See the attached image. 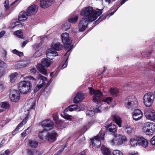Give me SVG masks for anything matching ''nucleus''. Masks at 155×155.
I'll use <instances>...</instances> for the list:
<instances>
[{
  "instance_id": "obj_1",
  "label": "nucleus",
  "mask_w": 155,
  "mask_h": 155,
  "mask_svg": "<svg viewBox=\"0 0 155 155\" xmlns=\"http://www.w3.org/2000/svg\"><path fill=\"white\" fill-rule=\"evenodd\" d=\"M25 81H22L18 84V89L21 93L26 94L31 91L32 85H35L37 83V80H40L38 84L34 89L35 92H37L45 84L47 81L46 77L39 74L35 78L33 76L29 75L25 78Z\"/></svg>"
},
{
  "instance_id": "obj_2",
  "label": "nucleus",
  "mask_w": 155,
  "mask_h": 155,
  "mask_svg": "<svg viewBox=\"0 0 155 155\" xmlns=\"http://www.w3.org/2000/svg\"><path fill=\"white\" fill-rule=\"evenodd\" d=\"M98 11L93 9L92 7H88L85 9L82 10L81 12L80 15L84 16V17L79 22L78 24L79 31H84L87 27L88 22L94 21L97 17L101 15L102 12L101 10L97 9Z\"/></svg>"
},
{
  "instance_id": "obj_3",
  "label": "nucleus",
  "mask_w": 155,
  "mask_h": 155,
  "mask_svg": "<svg viewBox=\"0 0 155 155\" xmlns=\"http://www.w3.org/2000/svg\"><path fill=\"white\" fill-rule=\"evenodd\" d=\"M41 124L43 129L39 131L38 136L40 139L46 140L47 133H48V130H51L53 128L54 124L50 120L47 119L43 121Z\"/></svg>"
},
{
  "instance_id": "obj_4",
  "label": "nucleus",
  "mask_w": 155,
  "mask_h": 155,
  "mask_svg": "<svg viewBox=\"0 0 155 155\" xmlns=\"http://www.w3.org/2000/svg\"><path fill=\"white\" fill-rule=\"evenodd\" d=\"M41 65L38 64L37 65V68L38 70L41 73L45 75L47 74V70L44 67H48L51 64V61L48 60L46 58H44L41 60Z\"/></svg>"
},
{
  "instance_id": "obj_5",
  "label": "nucleus",
  "mask_w": 155,
  "mask_h": 155,
  "mask_svg": "<svg viewBox=\"0 0 155 155\" xmlns=\"http://www.w3.org/2000/svg\"><path fill=\"white\" fill-rule=\"evenodd\" d=\"M90 93L92 96L94 102L98 103L101 102L100 97L102 95V92L99 90H95L91 87H89Z\"/></svg>"
},
{
  "instance_id": "obj_6",
  "label": "nucleus",
  "mask_w": 155,
  "mask_h": 155,
  "mask_svg": "<svg viewBox=\"0 0 155 155\" xmlns=\"http://www.w3.org/2000/svg\"><path fill=\"white\" fill-rule=\"evenodd\" d=\"M143 130L146 134L152 135L155 130V124L153 123L150 122L145 123L144 124Z\"/></svg>"
},
{
  "instance_id": "obj_7",
  "label": "nucleus",
  "mask_w": 155,
  "mask_h": 155,
  "mask_svg": "<svg viewBox=\"0 0 155 155\" xmlns=\"http://www.w3.org/2000/svg\"><path fill=\"white\" fill-rule=\"evenodd\" d=\"M155 98L154 94L149 92L145 94L143 97V102L144 105L147 107H150Z\"/></svg>"
},
{
  "instance_id": "obj_8",
  "label": "nucleus",
  "mask_w": 155,
  "mask_h": 155,
  "mask_svg": "<svg viewBox=\"0 0 155 155\" xmlns=\"http://www.w3.org/2000/svg\"><path fill=\"white\" fill-rule=\"evenodd\" d=\"M68 110L70 111H79L81 110V109H80V107H78L77 105H74L69 106L67 108L64 110L63 115L62 114V116L65 119L69 120L71 119V116L68 115L67 113Z\"/></svg>"
},
{
  "instance_id": "obj_9",
  "label": "nucleus",
  "mask_w": 155,
  "mask_h": 155,
  "mask_svg": "<svg viewBox=\"0 0 155 155\" xmlns=\"http://www.w3.org/2000/svg\"><path fill=\"white\" fill-rule=\"evenodd\" d=\"M61 39L64 44V48L67 49L71 45L70 38L68 33L65 32L61 35Z\"/></svg>"
},
{
  "instance_id": "obj_10",
  "label": "nucleus",
  "mask_w": 155,
  "mask_h": 155,
  "mask_svg": "<svg viewBox=\"0 0 155 155\" xmlns=\"http://www.w3.org/2000/svg\"><path fill=\"white\" fill-rule=\"evenodd\" d=\"M114 139L115 140V146L121 145L122 144L123 141L126 142L127 141V139L125 136L119 134L115 136Z\"/></svg>"
},
{
  "instance_id": "obj_11",
  "label": "nucleus",
  "mask_w": 155,
  "mask_h": 155,
  "mask_svg": "<svg viewBox=\"0 0 155 155\" xmlns=\"http://www.w3.org/2000/svg\"><path fill=\"white\" fill-rule=\"evenodd\" d=\"M20 97V94L19 92L17 90H12L10 95V98L11 100L13 102L18 101Z\"/></svg>"
},
{
  "instance_id": "obj_12",
  "label": "nucleus",
  "mask_w": 155,
  "mask_h": 155,
  "mask_svg": "<svg viewBox=\"0 0 155 155\" xmlns=\"http://www.w3.org/2000/svg\"><path fill=\"white\" fill-rule=\"evenodd\" d=\"M144 114L146 118L148 119L153 121L155 119V112L153 110L149 109H146Z\"/></svg>"
},
{
  "instance_id": "obj_13",
  "label": "nucleus",
  "mask_w": 155,
  "mask_h": 155,
  "mask_svg": "<svg viewBox=\"0 0 155 155\" xmlns=\"http://www.w3.org/2000/svg\"><path fill=\"white\" fill-rule=\"evenodd\" d=\"M143 116L142 112L139 109L134 110L132 112V118L135 121H137L140 120Z\"/></svg>"
},
{
  "instance_id": "obj_14",
  "label": "nucleus",
  "mask_w": 155,
  "mask_h": 155,
  "mask_svg": "<svg viewBox=\"0 0 155 155\" xmlns=\"http://www.w3.org/2000/svg\"><path fill=\"white\" fill-rule=\"evenodd\" d=\"M38 6L35 5H31L27 8V13L29 16L35 15L38 10Z\"/></svg>"
},
{
  "instance_id": "obj_15",
  "label": "nucleus",
  "mask_w": 155,
  "mask_h": 155,
  "mask_svg": "<svg viewBox=\"0 0 155 155\" xmlns=\"http://www.w3.org/2000/svg\"><path fill=\"white\" fill-rule=\"evenodd\" d=\"M99 135L98 134L97 136L91 139V143L92 146L94 147H100L101 144V142L100 141Z\"/></svg>"
},
{
  "instance_id": "obj_16",
  "label": "nucleus",
  "mask_w": 155,
  "mask_h": 155,
  "mask_svg": "<svg viewBox=\"0 0 155 155\" xmlns=\"http://www.w3.org/2000/svg\"><path fill=\"white\" fill-rule=\"evenodd\" d=\"M137 105V100L136 98L134 97L130 100H129L127 103V107L128 109L132 110L133 108L135 107Z\"/></svg>"
},
{
  "instance_id": "obj_17",
  "label": "nucleus",
  "mask_w": 155,
  "mask_h": 155,
  "mask_svg": "<svg viewBox=\"0 0 155 155\" xmlns=\"http://www.w3.org/2000/svg\"><path fill=\"white\" fill-rule=\"evenodd\" d=\"M86 94L82 93H78L77 94L74 98V102L75 103H78L86 97Z\"/></svg>"
},
{
  "instance_id": "obj_18",
  "label": "nucleus",
  "mask_w": 155,
  "mask_h": 155,
  "mask_svg": "<svg viewBox=\"0 0 155 155\" xmlns=\"http://www.w3.org/2000/svg\"><path fill=\"white\" fill-rule=\"evenodd\" d=\"M46 55L48 58L52 60L54 58V57L58 55V53L53 49L49 48L47 51Z\"/></svg>"
},
{
  "instance_id": "obj_19",
  "label": "nucleus",
  "mask_w": 155,
  "mask_h": 155,
  "mask_svg": "<svg viewBox=\"0 0 155 155\" xmlns=\"http://www.w3.org/2000/svg\"><path fill=\"white\" fill-rule=\"evenodd\" d=\"M46 140L52 142L56 140V134L54 131L47 133Z\"/></svg>"
},
{
  "instance_id": "obj_20",
  "label": "nucleus",
  "mask_w": 155,
  "mask_h": 155,
  "mask_svg": "<svg viewBox=\"0 0 155 155\" xmlns=\"http://www.w3.org/2000/svg\"><path fill=\"white\" fill-rule=\"evenodd\" d=\"M138 142V146H141L144 148H146L148 146V142L147 140L142 136H139Z\"/></svg>"
},
{
  "instance_id": "obj_21",
  "label": "nucleus",
  "mask_w": 155,
  "mask_h": 155,
  "mask_svg": "<svg viewBox=\"0 0 155 155\" xmlns=\"http://www.w3.org/2000/svg\"><path fill=\"white\" fill-rule=\"evenodd\" d=\"M54 0H41L40 6L43 8H47L50 6Z\"/></svg>"
},
{
  "instance_id": "obj_22",
  "label": "nucleus",
  "mask_w": 155,
  "mask_h": 155,
  "mask_svg": "<svg viewBox=\"0 0 155 155\" xmlns=\"http://www.w3.org/2000/svg\"><path fill=\"white\" fill-rule=\"evenodd\" d=\"M139 136H136L131 138L130 140V145L132 147L138 146Z\"/></svg>"
},
{
  "instance_id": "obj_23",
  "label": "nucleus",
  "mask_w": 155,
  "mask_h": 155,
  "mask_svg": "<svg viewBox=\"0 0 155 155\" xmlns=\"http://www.w3.org/2000/svg\"><path fill=\"white\" fill-rule=\"evenodd\" d=\"M28 14L24 11H21L18 16V19L20 21H24L28 18Z\"/></svg>"
},
{
  "instance_id": "obj_24",
  "label": "nucleus",
  "mask_w": 155,
  "mask_h": 155,
  "mask_svg": "<svg viewBox=\"0 0 155 155\" xmlns=\"http://www.w3.org/2000/svg\"><path fill=\"white\" fill-rule=\"evenodd\" d=\"M52 49L56 50H60L62 48V45L59 42H54L51 45Z\"/></svg>"
},
{
  "instance_id": "obj_25",
  "label": "nucleus",
  "mask_w": 155,
  "mask_h": 155,
  "mask_svg": "<svg viewBox=\"0 0 155 155\" xmlns=\"http://www.w3.org/2000/svg\"><path fill=\"white\" fill-rule=\"evenodd\" d=\"M38 144V141L34 140H29L28 141V145L32 148H35L37 147Z\"/></svg>"
},
{
  "instance_id": "obj_26",
  "label": "nucleus",
  "mask_w": 155,
  "mask_h": 155,
  "mask_svg": "<svg viewBox=\"0 0 155 155\" xmlns=\"http://www.w3.org/2000/svg\"><path fill=\"white\" fill-rule=\"evenodd\" d=\"M28 114L27 116L25 117L23 121H22L17 126L13 133H14L15 131L16 132L18 131L19 129V128L22 127L24 124H25L27 122V120L28 119Z\"/></svg>"
},
{
  "instance_id": "obj_27",
  "label": "nucleus",
  "mask_w": 155,
  "mask_h": 155,
  "mask_svg": "<svg viewBox=\"0 0 155 155\" xmlns=\"http://www.w3.org/2000/svg\"><path fill=\"white\" fill-rule=\"evenodd\" d=\"M106 105V104L105 103H104L103 104H98L96 106V107L95 109V112H100L101 110L102 109L103 107V108L104 109H106L107 108V107H105Z\"/></svg>"
},
{
  "instance_id": "obj_28",
  "label": "nucleus",
  "mask_w": 155,
  "mask_h": 155,
  "mask_svg": "<svg viewBox=\"0 0 155 155\" xmlns=\"http://www.w3.org/2000/svg\"><path fill=\"white\" fill-rule=\"evenodd\" d=\"M123 128L126 133L128 134H131L134 130V127H132L128 125L124 126Z\"/></svg>"
},
{
  "instance_id": "obj_29",
  "label": "nucleus",
  "mask_w": 155,
  "mask_h": 155,
  "mask_svg": "<svg viewBox=\"0 0 155 155\" xmlns=\"http://www.w3.org/2000/svg\"><path fill=\"white\" fill-rule=\"evenodd\" d=\"M94 114V110L92 107H88L86 111V115L88 116L92 117Z\"/></svg>"
},
{
  "instance_id": "obj_30",
  "label": "nucleus",
  "mask_w": 155,
  "mask_h": 155,
  "mask_svg": "<svg viewBox=\"0 0 155 155\" xmlns=\"http://www.w3.org/2000/svg\"><path fill=\"white\" fill-rule=\"evenodd\" d=\"M114 119L115 123L118 125L119 127H121V118L117 115L114 116Z\"/></svg>"
},
{
  "instance_id": "obj_31",
  "label": "nucleus",
  "mask_w": 155,
  "mask_h": 155,
  "mask_svg": "<svg viewBox=\"0 0 155 155\" xmlns=\"http://www.w3.org/2000/svg\"><path fill=\"white\" fill-rule=\"evenodd\" d=\"M101 149L104 155H111L110 151L105 146H102Z\"/></svg>"
},
{
  "instance_id": "obj_32",
  "label": "nucleus",
  "mask_w": 155,
  "mask_h": 155,
  "mask_svg": "<svg viewBox=\"0 0 155 155\" xmlns=\"http://www.w3.org/2000/svg\"><path fill=\"white\" fill-rule=\"evenodd\" d=\"M101 149L104 155H111L110 151L105 146H102Z\"/></svg>"
},
{
  "instance_id": "obj_33",
  "label": "nucleus",
  "mask_w": 155,
  "mask_h": 155,
  "mask_svg": "<svg viewBox=\"0 0 155 155\" xmlns=\"http://www.w3.org/2000/svg\"><path fill=\"white\" fill-rule=\"evenodd\" d=\"M107 129L110 132L115 133L116 132V127L114 124L109 125L107 127Z\"/></svg>"
},
{
  "instance_id": "obj_34",
  "label": "nucleus",
  "mask_w": 155,
  "mask_h": 155,
  "mask_svg": "<svg viewBox=\"0 0 155 155\" xmlns=\"http://www.w3.org/2000/svg\"><path fill=\"white\" fill-rule=\"evenodd\" d=\"M110 94L113 96L117 95L119 92V90L117 88H111L109 90Z\"/></svg>"
},
{
  "instance_id": "obj_35",
  "label": "nucleus",
  "mask_w": 155,
  "mask_h": 155,
  "mask_svg": "<svg viewBox=\"0 0 155 155\" xmlns=\"http://www.w3.org/2000/svg\"><path fill=\"white\" fill-rule=\"evenodd\" d=\"M4 63L3 61L0 62V78L4 75V69L2 66H4Z\"/></svg>"
},
{
  "instance_id": "obj_36",
  "label": "nucleus",
  "mask_w": 155,
  "mask_h": 155,
  "mask_svg": "<svg viewBox=\"0 0 155 155\" xmlns=\"http://www.w3.org/2000/svg\"><path fill=\"white\" fill-rule=\"evenodd\" d=\"M18 74L17 73H15L12 74L10 76V81L12 83H14L17 78Z\"/></svg>"
},
{
  "instance_id": "obj_37",
  "label": "nucleus",
  "mask_w": 155,
  "mask_h": 155,
  "mask_svg": "<svg viewBox=\"0 0 155 155\" xmlns=\"http://www.w3.org/2000/svg\"><path fill=\"white\" fill-rule=\"evenodd\" d=\"M29 101H28V102H27L26 103H25V107H28L29 108V109H34L35 107V103L33 102L31 103V104L30 105H28V104H29V105H30L29 104Z\"/></svg>"
},
{
  "instance_id": "obj_38",
  "label": "nucleus",
  "mask_w": 155,
  "mask_h": 155,
  "mask_svg": "<svg viewBox=\"0 0 155 155\" xmlns=\"http://www.w3.org/2000/svg\"><path fill=\"white\" fill-rule=\"evenodd\" d=\"M53 117L54 120L55 121L57 124H58L60 123V121L58 120V117L57 113H54Z\"/></svg>"
},
{
  "instance_id": "obj_39",
  "label": "nucleus",
  "mask_w": 155,
  "mask_h": 155,
  "mask_svg": "<svg viewBox=\"0 0 155 155\" xmlns=\"http://www.w3.org/2000/svg\"><path fill=\"white\" fill-rule=\"evenodd\" d=\"M29 64V62L24 61L20 62L19 64V66L20 68H24L28 66Z\"/></svg>"
},
{
  "instance_id": "obj_40",
  "label": "nucleus",
  "mask_w": 155,
  "mask_h": 155,
  "mask_svg": "<svg viewBox=\"0 0 155 155\" xmlns=\"http://www.w3.org/2000/svg\"><path fill=\"white\" fill-rule=\"evenodd\" d=\"M1 105L2 107L3 108H8L9 107V104L7 102H2L1 103Z\"/></svg>"
},
{
  "instance_id": "obj_41",
  "label": "nucleus",
  "mask_w": 155,
  "mask_h": 155,
  "mask_svg": "<svg viewBox=\"0 0 155 155\" xmlns=\"http://www.w3.org/2000/svg\"><path fill=\"white\" fill-rule=\"evenodd\" d=\"M78 19V17L76 16L74 17L71 18L69 20V21L70 22L72 23H74L76 22Z\"/></svg>"
},
{
  "instance_id": "obj_42",
  "label": "nucleus",
  "mask_w": 155,
  "mask_h": 155,
  "mask_svg": "<svg viewBox=\"0 0 155 155\" xmlns=\"http://www.w3.org/2000/svg\"><path fill=\"white\" fill-rule=\"evenodd\" d=\"M42 54V53L41 52V50L39 49L33 55V56L35 58H38Z\"/></svg>"
},
{
  "instance_id": "obj_43",
  "label": "nucleus",
  "mask_w": 155,
  "mask_h": 155,
  "mask_svg": "<svg viewBox=\"0 0 155 155\" xmlns=\"http://www.w3.org/2000/svg\"><path fill=\"white\" fill-rule=\"evenodd\" d=\"M15 33V35L19 38H22L23 37V33L20 30L16 31Z\"/></svg>"
},
{
  "instance_id": "obj_44",
  "label": "nucleus",
  "mask_w": 155,
  "mask_h": 155,
  "mask_svg": "<svg viewBox=\"0 0 155 155\" xmlns=\"http://www.w3.org/2000/svg\"><path fill=\"white\" fill-rule=\"evenodd\" d=\"M13 53L16 54L19 56H21L23 55V53L21 52H20L16 49H14L12 51Z\"/></svg>"
},
{
  "instance_id": "obj_45",
  "label": "nucleus",
  "mask_w": 155,
  "mask_h": 155,
  "mask_svg": "<svg viewBox=\"0 0 155 155\" xmlns=\"http://www.w3.org/2000/svg\"><path fill=\"white\" fill-rule=\"evenodd\" d=\"M113 155H124L119 150H114L113 151Z\"/></svg>"
},
{
  "instance_id": "obj_46",
  "label": "nucleus",
  "mask_w": 155,
  "mask_h": 155,
  "mask_svg": "<svg viewBox=\"0 0 155 155\" xmlns=\"http://www.w3.org/2000/svg\"><path fill=\"white\" fill-rule=\"evenodd\" d=\"M4 7L5 8V9L6 10L8 9L9 8V2L8 0H6L4 3Z\"/></svg>"
},
{
  "instance_id": "obj_47",
  "label": "nucleus",
  "mask_w": 155,
  "mask_h": 155,
  "mask_svg": "<svg viewBox=\"0 0 155 155\" xmlns=\"http://www.w3.org/2000/svg\"><path fill=\"white\" fill-rule=\"evenodd\" d=\"M28 130V128L26 130H25L21 134V135L23 137H25V136L29 133V131H27V130Z\"/></svg>"
},
{
  "instance_id": "obj_48",
  "label": "nucleus",
  "mask_w": 155,
  "mask_h": 155,
  "mask_svg": "<svg viewBox=\"0 0 155 155\" xmlns=\"http://www.w3.org/2000/svg\"><path fill=\"white\" fill-rule=\"evenodd\" d=\"M112 98L110 97H107L104 101L105 102L107 103L108 104H109L111 102L112 100Z\"/></svg>"
},
{
  "instance_id": "obj_49",
  "label": "nucleus",
  "mask_w": 155,
  "mask_h": 155,
  "mask_svg": "<svg viewBox=\"0 0 155 155\" xmlns=\"http://www.w3.org/2000/svg\"><path fill=\"white\" fill-rule=\"evenodd\" d=\"M115 140L114 138L109 140L108 142L111 145L115 146Z\"/></svg>"
},
{
  "instance_id": "obj_50",
  "label": "nucleus",
  "mask_w": 155,
  "mask_h": 155,
  "mask_svg": "<svg viewBox=\"0 0 155 155\" xmlns=\"http://www.w3.org/2000/svg\"><path fill=\"white\" fill-rule=\"evenodd\" d=\"M150 143L152 145H155V136L151 139Z\"/></svg>"
},
{
  "instance_id": "obj_51",
  "label": "nucleus",
  "mask_w": 155,
  "mask_h": 155,
  "mask_svg": "<svg viewBox=\"0 0 155 155\" xmlns=\"http://www.w3.org/2000/svg\"><path fill=\"white\" fill-rule=\"evenodd\" d=\"M113 0H102V3L103 4H105V3H107L108 4H110Z\"/></svg>"
},
{
  "instance_id": "obj_52",
  "label": "nucleus",
  "mask_w": 155,
  "mask_h": 155,
  "mask_svg": "<svg viewBox=\"0 0 155 155\" xmlns=\"http://www.w3.org/2000/svg\"><path fill=\"white\" fill-rule=\"evenodd\" d=\"M66 147V146H65L64 147L58 151L56 153H55L54 155H59L64 150V149Z\"/></svg>"
},
{
  "instance_id": "obj_53",
  "label": "nucleus",
  "mask_w": 155,
  "mask_h": 155,
  "mask_svg": "<svg viewBox=\"0 0 155 155\" xmlns=\"http://www.w3.org/2000/svg\"><path fill=\"white\" fill-rule=\"evenodd\" d=\"M27 154L28 155H34V152L33 151L29 149L27 150Z\"/></svg>"
},
{
  "instance_id": "obj_54",
  "label": "nucleus",
  "mask_w": 155,
  "mask_h": 155,
  "mask_svg": "<svg viewBox=\"0 0 155 155\" xmlns=\"http://www.w3.org/2000/svg\"><path fill=\"white\" fill-rule=\"evenodd\" d=\"M19 22L18 21H16L15 23H14L13 24H12L11 25V27L12 28H14L15 26H18L19 25Z\"/></svg>"
},
{
  "instance_id": "obj_55",
  "label": "nucleus",
  "mask_w": 155,
  "mask_h": 155,
  "mask_svg": "<svg viewBox=\"0 0 155 155\" xmlns=\"http://www.w3.org/2000/svg\"><path fill=\"white\" fill-rule=\"evenodd\" d=\"M129 155H138V153L137 151H134L130 152Z\"/></svg>"
},
{
  "instance_id": "obj_56",
  "label": "nucleus",
  "mask_w": 155,
  "mask_h": 155,
  "mask_svg": "<svg viewBox=\"0 0 155 155\" xmlns=\"http://www.w3.org/2000/svg\"><path fill=\"white\" fill-rule=\"evenodd\" d=\"M68 58L67 59L66 61L63 64L62 68H65L66 67L68 64Z\"/></svg>"
},
{
  "instance_id": "obj_57",
  "label": "nucleus",
  "mask_w": 155,
  "mask_h": 155,
  "mask_svg": "<svg viewBox=\"0 0 155 155\" xmlns=\"http://www.w3.org/2000/svg\"><path fill=\"white\" fill-rule=\"evenodd\" d=\"M4 88V86L3 84L1 82H0V91L3 90Z\"/></svg>"
},
{
  "instance_id": "obj_58",
  "label": "nucleus",
  "mask_w": 155,
  "mask_h": 155,
  "mask_svg": "<svg viewBox=\"0 0 155 155\" xmlns=\"http://www.w3.org/2000/svg\"><path fill=\"white\" fill-rule=\"evenodd\" d=\"M5 33V32L4 31H2L0 32V38L3 37Z\"/></svg>"
},
{
  "instance_id": "obj_59",
  "label": "nucleus",
  "mask_w": 155,
  "mask_h": 155,
  "mask_svg": "<svg viewBox=\"0 0 155 155\" xmlns=\"http://www.w3.org/2000/svg\"><path fill=\"white\" fill-rule=\"evenodd\" d=\"M40 46V44H35L33 46V48H39Z\"/></svg>"
},
{
  "instance_id": "obj_60",
  "label": "nucleus",
  "mask_w": 155,
  "mask_h": 155,
  "mask_svg": "<svg viewBox=\"0 0 155 155\" xmlns=\"http://www.w3.org/2000/svg\"><path fill=\"white\" fill-rule=\"evenodd\" d=\"M28 42V41H24V42H23L21 46L22 47L25 46Z\"/></svg>"
},
{
  "instance_id": "obj_61",
  "label": "nucleus",
  "mask_w": 155,
  "mask_h": 155,
  "mask_svg": "<svg viewBox=\"0 0 155 155\" xmlns=\"http://www.w3.org/2000/svg\"><path fill=\"white\" fill-rule=\"evenodd\" d=\"M5 141V139H3L1 142L0 145L2 146V147L3 146V145L4 144Z\"/></svg>"
},
{
  "instance_id": "obj_62",
  "label": "nucleus",
  "mask_w": 155,
  "mask_h": 155,
  "mask_svg": "<svg viewBox=\"0 0 155 155\" xmlns=\"http://www.w3.org/2000/svg\"><path fill=\"white\" fill-rule=\"evenodd\" d=\"M99 134V135L100 136V138L101 139L103 140L104 138V134L103 133L101 134Z\"/></svg>"
},
{
  "instance_id": "obj_63",
  "label": "nucleus",
  "mask_w": 155,
  "mask_h": 155,
  "mask_svg": "<svg viewBox=\"0 0 155 155\" xmlns=\"http://www.w3.org/2000/svg\"><path fill=\"white\" fill-rule=\"evenodd\" d=\"M30 71L31 73L35 74L36 72V70L35 68H32Z\"/></svg>"
},
{
  "instance_id": "obj_64",
  "label": "nucleus",
  "mask_w": 155,
  "mask_h": 155,
  "mask_svg": "<svg viewBox=\"0 0 155 155\" xmlns=\"http://www.w3.org/2000/svg\"><path fill=\"white\" fill-rule=\"evenodd\" d=\"M5 153L6 155H8L10 153V151L9 150H7L5 151Z\"/></svg>"
}]
</instances>
